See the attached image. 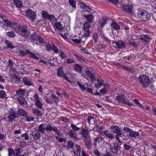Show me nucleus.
Returning <instances> with one entry per match:
<instances>
[{
	"instance_id": "obj_24",
	"label": "nucleus",
	"mask_w": 156,
	"mask_h": 156,
	"mask_svg": "<svg viewBox=\"0 0 156 156\" xmlns=\"http://www.w3.org/2000/svg\"><path fill=\"white\" fill-rule=\"evenodd\" d=\"M26 90L25 89L20 88L16 91V94L19 95V97H24Z\"/></svg>"
},
{
	"instance_id": "obj_16",
	"label": "nucleus",
	"mask_w": 156,
	"mask_h": 156,
	"mask_svg": "<svg viewBox=\"0 0 156 156\" xmlns=\"http://www.w3.org/2000/svg\"><path fill=\"white\" fill-rule=\"evenodd\" d=\"M73 151L75 155H80L81 153V148L80 146L77 144H75L73 147Z\"/></svg>"
},
{
	"instance_id": "obj_38",
	"label": "nucleus",
	"mask_w": 156,
	"mask_h": 156,
	"mask_svg": "<svg viewBox=\"0 0 156 156\" xmlns=\"http://www.w3.org/2000/svg\"><path fill=\"white\" fill-rule=\"evenodd\" d=\"M78 5H79L82 9H85V10H91V9L89 7V6L87 5L84 3L83 2H79V4H78Z\"/></svg>"
},
{
	"instance_id": "obj_17",
	"label": "nucleus",
	"mask_w": 156,
	"mask_h": 156,
	"mask_svg": "<svg viewBox=\"0 0 156 156\" xmlns=\"http://www.w3.org/2000/svg\"><path fill=\"white\" fill-rule=\"evenodd\" d=\"M68 135L73 140H76L78 139L77 135L76 132L71 129L68 133Z\"/></svg>"
},
{
	"instance_id": "obj_28",
	"label": "nucleus",
	"mask_w": 156,
	"mask_h": 156,
	"mask_svg": "<svg viewBox=\"0 0 156 156\" xmlns=\"http://www.w3.org/2000/svg\"><path fill=\"white\" fill-rule=\"evenodd\" d=\"M5 44L7 48L9 49H13L14 48V46L11 41L8 40H5Z\"/></svg>"
},
{
	"instance_id": "obj_14",
	"label": "nucleus",
	"mask_w": 156,
	"mask_h": 156,
	"mask_svg": "<svg viewBox=\"0 0 156 156\" xmlns=\"http://www.w3.org/2000/svg\"><path fill=\"white\" fill-rule=\"evenodd\" d=\"M90 25L88 22H85L83 25V30L86 32L84 34V36L87 37L89 36L90 32L89 30L90 28Z\"/></svg>"
},
{
	"instance_id": "obj_58",
	"label": "nucleus",
	"mask_w": 156,
	"mask_h": 156,
	"mask_svg": "<svg viewBox=\"0 0 156 156\" xmlns=\"http://www.w3.org/2000/svg\"><path fill=\"white\" fill-rule=\"evenodd\" d=\"M74 55L79 61H80L81 62H84V60L80 56H79L77 54L74 53Z\"/></svg>"
},
{
	"instance_id": "obj_19",
	"label": "nucleus",
	"mask_w": 156,
	"mask_h": 156,
	"mask_svg": "<svg viewBox=\"0 0 156 156\" xmlns=\"http://www.w3.org/2000/svg\"><path fill=\"white\" fill-rule=\"evenodd\" d=\"M112 43L113 44H115L119 49L124 48H125L126 47L125 43L122 41L116 42L115 41H112Z\"/></svg>"
},
{
	"instance_id": "obj_13",
	"label": "nucleus",
	"mask_w": 156,
	"mask_h": 156,
	"mask_svg": "<svg viewBox=\"0 0 156 156\" xmlns=\"http://www.w3.org/2000/svg\"><path fill=\"white\" fill-rule=\"evenodd\" d=\"M27 26H20L19 27V29L22 32L21 35L25 37L29 36V34L27 30Z\"/></svg>"
},
{
	"instance_id": "obj_61",
	"label": "nucleus",
	"mask_w": 156,
	"mask_h": 156,
	"mask_svg": "<svg viewBox=\"0 0 156 156\" xmlns=\"http://www.w3.org/2000/svg\"><path fill=\"white\" fill-rule=\"evenodd\" d=\"M71 127L73 130H74V131H79L80 129V127H77L76 126V125L73 124H71Z\"/></svg>"
},
{
	"instance_id": "obj_56",
	"label": "nucleus",
	"mask_w": 156,
	"mask_h": 156,
	"mask_svg": "<svg viewBox=\"0 0 156 156\" xmlns=\"http://www.w3.org/2000/svg\"><path fill=\"white\" fill-rule=\"evenodd\" d=\"M60 136H56V139L60 143L62 142L66 141V139L65 138L60 137Z\"/></svg>"
},
{
	"instance_id": "obj_21",
	"label": "nucleus",
	"mask_w": 156,
	"mask_h": 156,
	"mask_svg": "<svg viewBox=\"0 0 156 156\" xmlns=\"http://www.w3.org/2000/svg\"><path fill=\"white\" fill-rule=\"evenodd\" d=\"M17 115L18 116L26 117L27 115V111L24 109L19 108L18 109Z\"/></svg>"
},
{
	"instance_id": "obj_11",
	"label": "nucleus",
	"mask_w": 156,
	"mask_h": 156,
	"mask_svg": "<svg viewBox=\"0 0 156 156\" xmlns=\"http://www.w3.org/2000/svg\"><path fill=\"white\" fill-rule=\"evenodd\" d=\"M103 133L104 137L108 138L109 140H112L115 138V135L108 130H105L103 131Z\"/></svg>"
},
{
	"instance_id": "obj_34",
	"label": "nucleus",
	"mask_w": 156,
	"mask_h": 156,
	"mask_svg": "<svg viewBox=\"0 0 156 156\" xmlns=\"http://www.w3.org/2000/svg\"><path fill=\"white\" fill-rule=\"evenodd\" d=\"M38 35L37 36L35 33H32L30 37L31 42L37 41H38Z\"/></svg>"
},
{
	"instance_id": "obj_18",
	"label": "nucleus",
	"mask_w": 156,
	"mask_h": 156,
	"mask_svg": "<svg viewBox=\"0 0 156 156\" xmlns=\"http://www.w3.org/2000/svg\"><path fill=\"white\" fill-rule=\"evenodd\" d=\"M80 131V134L82 135V136L85 139H87L88 136L89 134L88 130L84 128H82V127Z\"/></svg>"
},
{
	"instance_id": "obj_48",
	"label": "nucleus",
	"mask_w": 156,
	"mask_h": 156,
	"mask_svg": "<svg viewBox=\"0 0 156 156\" xmlns=\"http://www.w3.org/2000/svg\"><path fill=\"white\" fill-rule=\"evenodd\" d=\"M16 118H17L9 114L8 117V121L10 122H12L14 119Z\"/></svg>"
},
{
	"instance_id": "obj_40",
	"label": "nucleus",
	"mask_w": 156,
	"mask_h": 156,
	"mask_svg": "<svg viewBox=\"0 0 156 156\" xmlns=\"http://www.w3.org/2000/svg\"><path fill=\"white\" fill-rule=\"evenodd\" d=\"M54 23H55V26L56 29L60 30H62L63 29V27L62 26L60 22L56 23V21Z\"/></svg>"
},
{
	"instance_id": "obj_25",
	"label": "nucleus",
	"mask_w": 156,
	"mask_h": 156,
	"mask_svg": "<svg viewBox=\"0 0 156 156\" xmlns=\"http://www.w3.org/2000/svg\"><path fill=\"white\" fill-rule=\"evenodd\" d=\"M84 141L86 148L87 149H90L92 148V144L91 140L85 139H84Z\"/></svg>"
},
{
	"instance_id": "obj_42",
	"label": "nucleus",
	"mask_w": 156,
	"mask_h": 156,
	"mask_svg": "<svg viewBox=\"0 0 156 156\" xmlns=\"http://www.w3.org/2000/svg\"><path fill=\"white\" fill-rule=\"evenodd\" d=\"M14 3L18 8H21L23 6V4L22 2L18 0H14Z\"/></svg>"
},
{
	"instance_id": "obj_53",
	"label": "nucleus",
	"mask_w": 156,
	"mask_h": 156,
	"mask_svg": "<svg viewBox=\"0 0 156 156\" xmlns=\"http://www.w3.org/2000/svg\"><path fill=\"white\" fill-rule=\"evenodd\" d=\"M89 77H90L91 81L92 82H95L96 80L95 74L94 73H93L91 74L90 76Z\"/></svg>"
},
{
	"instance_id": "obj_10",
	"label": "nucleus",
	"mask_w": 156,
	"mask_h": 156,
	"mask_svg": "<svg viewBox=\"0 0 156 156\" xmlns=\"http://www.w3.org/2000/svg\"><path fill=\"white\" fill-rule=\"evenodd\" d=\"M110 128L113 133L116 134V137L117 136H120L123 134L120 128L117 126L112 125Z\"/></svg>"
},
{
	"instance_id": "obj_9",
	"label": "nucleus",
	"mask_w": 156,
	"mask_h": 156,
	"mask_svg": "<svg viewBox=\"0 0 156 156\" xmlns=\"http://www.w3.org/2000/svg\"><path fill=\"white\" fill-rule=\"evenodd\" d=\"M42 17L45 20H48L51 22H53L54 23L57 21V20L55 16L51 14L49 15L46 11H43L42 13Z\"/></svg>"
},
{
	"instance_id": "obj_55",
	"label": "nucleus",
	"mask_w": 156,
	"mask_h": 156,
	"mask_svg": "<svg viewBox=\"0 0 156 156\" xmlns=\"http://www.w3.org/2000/svg\"><path fill=\"white\" fill-rule=\"evenodd\" d=\"M60 56L62 59H65L67 57V55L62 51H60Z\"/></svg>"
},
{
	"instance_id": "obj_15",
	"label": "nucleus",
	"mask_w": 156,
	"mask_h": 156,
	"mask_svg": "<svg viewBox=\"0 0 156 156\" xmlns=\"http://www.w3.org/2000/svg\"><path fill=\"white\" fill-rule=\"evenodd\" d=\"M34 98L35 100V105L39 109H41L42 108V104L39 100V97L37 94L34 95Z\"/></svg>"
},
{
	"instance_id": "obj_49",
	"label": "nucleus",
	"mask_w": 156,
	"mask_h": 156,
	"mask_svg": "<svg viewBox=\"0 0 156 156\" xmlns=\"http://www.w3.org/2000/svg\"><path fill=\"white\" fill-rule=\"evenodd\" d=\"M6 95V94L5 91L3 90H0V98L4 99Z\"/></svg>"
},
{
	"instance_id": "obj_20",
	"label": "nucleus",
	"mask_w": 156,
	"mask_h": 156,
	"mask_svg": "<svg viewBox=\"0 0 156 156\" xmlns=\"http://www.w3.org/2000/svg\"><path fill=\"white\" fill-rule=\"evenodd\" d=\"M17 100L22 106L26 107L27 105V102L23 97H18L17 98Z\"/></svg>"
},
{
	"instance_id": "obj_29",
	"label": "nucleus",
	"mask_w": 156,
	"mask_h": 156,
	"mask_svg": "<svg viewBox=\"0 0 156 156\" xmlns=\"http://www.w3.org/2000/svg\"><path fill=\"white\" fill-rule=\"evenodd\" d=\"M97 80L98 83H95V86L96 87L99 88L104 85L105 82L103 80L97 79Z\"/></svg>"
},
{
	"instance_id": "obj_7",
	"label": "nucleus",
	"mask_w": 156,
	"mask_h": 156,
	"mask_svg": "<svg viewBox=\"0 0 156 156\" xmlns=\"http://www.w3.org/2000/svg\"><path fill=\"white\" fill-rule=\"evenodd\" d=\"M123 129L126 133H128L127 135L130 137H135L139 136V133L138 132L133 130L128 127H124Z\"/></svg>"
},
{
	"instance_id": "obj_35",
	"label": "nucleus",
	"mask_w": 156,
	"mask_h": 156,
	"mask_svg": "<svg viewBox=\"0 0 156 156\" xmlns=\"http://www.w3.org/2000/svg\"><path fill=\"white\" fill-rule=\"evenodd\" d=\"M14 63L10 59H9L8 61V66L9 67L10 69L12 71H14L16 69L15 67H13Z\"/></svg>"
},
{
	"instance_id": "obj_8",
	"label": "nucleus",
	"mask_w": 156,
	"mask_h": 156,
	"mask_svg": "<svg viewBox=\"0 0 156 156\" xmlns=\"http://www.w3.org/2000/svg\"><path fill=\"white\" fill-rule=\"evenodd\" d=\"M8 156H18L20 154L21 152L20 148L18 147L13 150L12 148H8Z\"/></svg>"
},
{
	"instance_id": "obj_12",
	"label": "nucleus",
	"mask_w": 156,
	"mask_h": 156,
	"mask_svg": "<svg viewBox=\"0 0 156 156\" xmlns=\"http://www.w3.org/2000/svg\"><path fill=\"white\" fill-rule=\"evenodd\" d=\"M26 14L27 16L30 18L31 20L34 21L36 19V14L33 10H26Z\"/></svg>"
},
{
	"instance_id": "obj_64",
	"label": "nucleus",
	"mask_w": 156,
	"mask_h": 156,
	"mask_svg": "<svg viewBox=\"0 0 156 156\" xmlns=\"http://www.w3.org/2000/svg\"><path fill=\"white\" fill-rule=\"evenodd\" d=\"M151 150L154 151V152H152V154H156V146L151 144Z\"/></svg>"
},
{
	"instance_id": "obj_47",
	"label": "nucleus",
	"mask_w": 156,
	"mask_h": 156,
	"mask_svg": "<svg viewBox=\"0 0 156 156\" xmlns=\"http://www.w3.org/2000/svg\"><path fill=\"white\" fill-rule=\"evenodd\" d=\"M94 127L93 128L94 131L97 132L101 131L102 130V128L99 127L97 124H95L94 125Z\"/></svg>"
},
{
	"instance_id": "obj_6",
	"label": "nucleus",
	"mask_w": 156,
	"mask_h": 156,
	"mask_svg": "<svg viewBox=\"0 0 156 156\" xmlns=\"http://www.w3.org/2000/svg\"><path fill=\"white\" fill-rule=\"evenodd\" d=\"M115 66L120 67L122 68L126 72H129L130 73H134V69L133 68V66H130V67L127 66L125 65L122 64V63L120 62H115L114 63Z\"/></svg>"
},
{
	"instance_id": "obj_63",
	"label": "nucleus",
	"mask_w": 156,
	"mask_h": 156,
	"mask_svg": "<svg viewBox=\"0 0 156 156\" xmlns=\"http://www.w3.org/2000/svg\"><path fill=\"white\" fill-rule=\"evenodd\" d=\"M35 55V54L33 52L31 55H30L29 57L31 58L34 59V60H38L39 58Z\"/></svg>"
},
{
	"instance_id": "obj_37",
	"label": "nucleus",
	"mask_w": 156,
	"mask_h": 156,
	"mask_svg": "<svg viewBox=\"0 0 156 156\" xmlns=\"http://www.w3.org/2000/svg\"><path fill=\"white\" fill-rule=\"evenodd\" d=\"M95 120V119L93 117L91 116H88L87 119V120L88 124L90 125L91 124V122L92 123H94Z\"/></svg>"
},
{
	"instance_id": "obj_62",
	"label": "nucleus",
	"mask_w": 156,
	"mask_h": 156,
	"mask_svg": "<svg viewBox=\"0 0 156 156\" xmlns=\"http://www.w3.org/2000/svg\"><path fill=\"white\" fill-rule=\"evenodd\" d=\"M67 146L69 148H73L74 146L73 142L72 141L69 140L68 142Z\"/></svg>"
},
{
	"instance_id": "obj_50",
	"label": "nucleus",
	"mask_w": 156,
	"mask_h": 156,
	"mask_svg": "<svg viewBox=\"0 0 156 156\" xmlns=\"http://www.w3.org/2000/svg\"><path fill=\"white\" fill-rule=\"evenodd\" d=\"M100 140H101V137L98 136L95 138L94 140V142L93 143L94 145L96 147L97 143L98 142L99 143V142Z\"/></svg>"
},
{
	"instance_id": "obj_32",
	"label": "nucleus",
	"mask_w": 156,
	"mask_h": 156,
	"mask_svg": "<svg viewBox=\"0 0 156 156\" xmlns=\"http://www.w3.org/2000/svg\"><path fill=\"white\" fill-rule=\"evenodd\" d=\"M112 28L115 30H117L120 29V26L118 23L115 21L112 22L111 24Z\"/></svg>"
},
{
	"instance_id": "obj_41",
	"label": "nucleus",
	"mask_w": 156,
	"mask_h": 156,
	"mask_svg": "<svg viewBox=\"0 0 156 156\" xmlns=\"http://www.w3.org/2000/svg\"><path fill=\"white\" fill-rule=\"evenodd\" d=\"M32 112L34 115H35L37 117L40 116L42 115L41 112L37 109H33Z\"/></svg>"
},
{
	"instance_id": "obj_57",
	"label": "nucleus",
	"mask_w": 156,
	"mask_h": 156,
	"mask_svg": "<svg viewBox=\"0 0 156 156\" xmlns=\"http://www.w3.org/2000/svg\"><path fill=\"white\" fill-rule=\"evenodd\" d=\"M70 4L74 8L76 7V2L74 0H69Z\"/></svg>"
},
{
	"instance_id": "obj_4",
	"label": "nucleus",
	"mask_w": 156,
	"mask_h": 156,
	"mask_svg": "<svg viewBox=\"0 0 156 156\" xmlns=\"http://www.w3.org/2000/svg\"><path fill=\"white\" fill-rule=\"evenodd\" d=\"M46 130L47 132L49 133L51 132L52 131H53L57 134L59 136H61L62 133H61L60 131L57 127L55 126H53L50 124H48L45 127Z\"/></svg>"
},
{
	"instance_id": "obj_2",
	"label": "nucleus",
	"mask_w": 156,
	"mask_h": 156,
	"mask_svg": "<svg viewBox=\"0 0 156 156\" xmlns=\"http://www.w3.org/2000/svg\"><path fill=\"white\" fill-rule=\"evenodd\" d=\"M138 78L140 83L143 87L145 88L149 85L150 79L148 76L145 75H140Z\"/></svg>"
},
{
	"instance_id": "obj_46",
	"label": "nucleus",
	"mask_w": 156,
	"mask_h": 156,
	"mask_svg": "<svg viewBox=\"0 0 156 156\" xmlns=\"http://www.w3.org/2000/svg\"><path fill=\"white\" fill-rule=\"evenodd\" d=\"M45 47L47 51H51L53 47L52 43L51 44L49 43L46 44L45 45Z\"/></svg>"
},
{
	"instance_id": "obj_60",
	"label": "nucleus",
	"mask_w": 156,
	"mask_h": 156,
	"mask_svg": "<svg viewBox=\"0 0 156 156\" xmlns=\"http://www.w3.org/2000/svg\"><path fill=\"white\" fill-rule=\"evenodd\" d=\"M20 148L24 147L27 145V144L26 142L24 141H21L19 143Z\"/></svg>"
},
{
	"instance_id": "obj_27",
	"label": "nucleus",
	"mask_w": 156,
	"mask_h": 156,
	"mask_svg": "<svg viewBox=\"0 0 156 156\" xmlns=\"http://www.w3.org/2000/svg\"><path fill=\"white\" fill-rule=\"evenodd\" d=\"M32 136L34 139L39 140L41 137V133L38 131H36L32 133Z\"/></svg>"
},
{
	"instance_id": "obj_43",
	"label": "nucleus",
	"mask_w": 156,
	"mask_h": 156,
	"mask_svg": "<svg viewBox=\"0 0 156 156\" xmlns=\"http://www.w3.org/2000/svg\"><path fill=\"white\" fill-rule=\"evenodd\" d=\"M108 93V90H105L103 88L100 90L99 91V93L97 92L95 94V95H101L102 94H105Z\"/></svg>"
},
{
	"instance_id": "obj_26",
	"label": "nucleus",
	"mask_w": 156,
	"mask_h": 156,
	"mask_svg": "<svg viewBox=\"0 0 156 156\" xmlns=\"http://www.w3.org/2000/svg\"><path fill=\"white\" fill-rule=\"evenodd\" d=\"M74 70L76 72H78L79 73H81L82 72L83 68L82 66L78 64H75L74 66Z\"/></svg>"
},
{
	"instance_id": "obj_51",
	"label": "nucleus",
	"mask_w": 156,
	"mask_h": 156,
	"mask_svg": "<svg viewBox=\"0 0 156 156\" xmlns=\"http://www.w3.org/2000/svg\"><path fill=\"white\" fill-rule=\"evenodd\" d=\"M3 22L4 23V25L5 27H11V24L10 21L6 19V20H4Z\"/></svg>"
},
{
	"instance_id": "obj_23",
	"label": "nucleus",
	"mask_w": 156,
	"mask_h": 156,
	"mask_svg": "<svg viewBox=\"0 0 156 156\" xmlns=\"http://www.w3.org/2000/svg\"><path fill=\"white\" fill-rule=\"evenodd\" d=\"M23 82L25 85L28 87L33 86L29 78L26 77H24L23 79Z\"/></svg>"
},
{
	"instance_id": "obj_5",
	"label": "nucleus",
	"mask_w": 156,
	"mask_h": 156,
	"mask_svg": "<svg viewBox=\"0 0 156 156\" xmlns=\"http://www.w3.org/2000/svg\"><path fill=\"white\" fill-rule=\"evenodd\" d=\"M110 148L113 155H118L120 151V147L118 143L115 142L110 145Z\"/></svg>"
},
{
	"instance_id": "obj_3",
	"label": "nucleus",
	"mask_w": 156,
	"mask_h": 156,
	"mask_svg": "<svg viewBox=\"0 0 156 156\" xmlns=\"http://www.w3.org/2000/svg\"><path fill=\"white\" fill-rule=\"evenodd\" d=\"M57 75L58 76L63 78L70 83H71V80L68 76L67 74L64 73L63 68L62 67L58 68Z\"/></svg>"
},
{
	"instance_id": "obj_30",
	"label": "nucleus",
	"mask_w": 156,
	"mask_h": 156,
	"mask_svg": "<svg viewBox=\"0 0 156 156\" xmlns=\"http://www.w3.org/2000/svg\"><path fill=\"white\" fill-rule=\"evenodd\" d=\"M107 22V19L105 17H103L102 19H100L99 20V22L100 24V27L102 28L105 24Z\"/></svg>"
},
{
	"instance_id": "obj_59",
	"label": "nucleus",
	"mask_w": 156,
	"mask_h": 156,
	"mask_svg": "<svg viewBox=\"0 0 156 156\" xmlns=\"http://www.w3.org/2000/svg\"><path fill=\"white\" fill-rule=\"evenodd\" d=\"M98 34L97 33H94L93 35V39L94 40V42L95 43H97L98 41L97 39L98 38Z\"/></svg>"
},
{
	"instance_id": "obj_22",
	"label": "nucleus",
	"mask_w": 156,
	"mask_h": 156,
	"mask_svg": "<svg viewBox=\"0 0 156 156\" xmlns=\"http://www.w3.org/2000/svg\"><path fill=\"white\" fill-rule=\"evenodd\" d=\"M116 100L120 103H124L126 100L125 96L122 94H120L116 97Z\"/></svg>"
},
{
	"instance_id": "obj_54",
	"label": "nucleus",
	"mask_w": 156,
	"mask_h": 156,
	"mask_svg": "<svg viewBox=\"0 0 156 156\" xmlns=\"http://www.w3.org/2000/svg\"><path fill=\"white\" fill-rule=\"evenodd\" d=\"M53 47L51 51H53L55 53H58V49L53 43H52Z\"/></svg>"
},
{
	"instance_id": "obj_1",
	"label": "nucleus",
	"mask_w": 156,
	"mask_h": 156,
	"mask_svg": "<svg viewBox=\"0 0 156 156\" xmlns=\"http://www.w3.org/2000/svg\"><path fill=\"white\" fill-rule=\"evenodd\" d=\"M126 13L133 15L137 18L144 21H147L149 20L151 17V14L147 12V10H136L137 12H135V10H123Z\"/></svg>"
},
{
	"instance_id": "obj_33",
	"label": "nucleus",
	"mask_w": 156,
	"mask_h": 156,
	"mask_svg": "<svg viewBox=\"0 0 156 156\" xmlns=\"http://www.w3.org/2000/svg\"><path fill=\"white\" fill-rule=\"evenodd\" d=\"M84 17L87 19L88 23H91L94 20V16L92 14H90L84 16Z\"/></svg>"
},
{
	"instance_id": "obj_39",
	"label": "nucleus",
	"mask_w": 156,
	"mask_h": 156,
	"mask_svg": "<svg viewBox=\"0 0 156 156\" xmlns=\"http://www.w3.org/2000/svg\"><path fill=\"white\" fill-rule=\"evenodd\" d=\"M123 147L124 149L126 151H129V152L131 154H132V151L131 150H130L131 149V146H130L129 145L127 144H125L123 145Z\"/></svg>"
},
{
	"instance_id": "obj_31",
	"label": "nucleus",
	"mask_w": 156,
	"mask_h": 156,
	"mask_svg": "<svg viewBox=\"0 0 156 156\" xmlns=\"http://www.w3.org/2000/svg\"><path fill=\"white\" fill-rule=\"evenodd\" d=\"M45 125V124H44L42 123L39 126L38 129L37 131L40 133H44L45 131L46 130L45 127H44Z\"/></svg>"
},
{
	"instance_id": "obj_52",
	"label": "nucleus",
	"mask_w": 156,
	"mask_h": 156,
	"mask_svg": "<svg viewBox=\"0 0 156 156\" xmlns=\"http://www.w3.org/2000/svg\"><path fill=\"white\" fill-rule=\"evenodd\" d=\"M51 95L52 98L54 100V102H55L56 104H57L59 102L58 97L54 94H51Z\"/></svg>"
},
{
	"instance_id": "obj_44",
	"label": "nucleus",
	"mask_w": 156,
	"mask_h": 156,
	"mask_svg": "<svg viewBox=\"0 0 156 156\" xmlns=\"http://www.w3.org/2000/svg\"><path fill=\"white\" fill-rule=\"evenodd\" d=\"M7 36L10 38H14L16 36V34L12 31H8L6 33Z\"/></svg>"
},
{
	"instance_id": "obj_45",
	"label": "nucleus",
	"mask_w": 156,
	"mask_h": 156,
	"mask_svg": "<svg viewBox=\"0 0 156 156\" xmlns=\"http://www.w3.org/2000/svg\"><path fill=\"white\" fill-rule=\"evenodd\" d=\"M77 85L79 86L80 89L81 90L84 91L86 90V87L85 86L84 84L81 83L80 82H78L77 83Z\"/></svg>"
},
{
	"instance_id": "obj_36",
	"label": "nucleus",
	"mask_w": 156,
	"mask_h": 156,
	"mask_svg": "<svg viewBox=\"0 0 156 156\" xmlns=\"http://www.w3.org/2000/svg\"><path fill=\"white\" fill-rule=\"evenodd\" d=\"M121 7L124 10H132L133 9V6L129 4H122Z\"/></svg>"
}]
</instances>
